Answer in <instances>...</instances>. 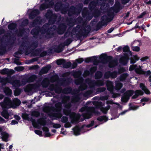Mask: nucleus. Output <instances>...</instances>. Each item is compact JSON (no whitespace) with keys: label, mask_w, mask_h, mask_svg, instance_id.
<instances>
[{"label":"nucleus","mask_w":151,"mask_h":151,"mask_svg":"<svg viewBox=\"0 0 151 151\" xmlns=\"http://www.w3.org/2000/svg\"><path fill=\"white\" fill-rule=\"evenodd\" d=\"M61 103L58 102L55 105V108L50 107L49 106H45L43 108L44 112L47 113L50 117H54L60 118L62 116L60 112L61 110Z\"/></svg>","instance_id":"obj_1"},{"label":"nucleus","mask_w":151,"mask_h":151,"mask_svg":"<svg viewBox=\"0 0 151 151\" xmlns=\"http://www.w3.org/2000/svg\"><path fill=\"white\" fill-rule=\"evenodd\" d=\"M57 82V84H56L55 86H54V84L50 85L49 87V89L51 91L54 90L55 92L58 93H63L66 94L69 93L71 91V89L70 88H65L63 90H61L60 86L64 85L65 83L66 84L68 83V82L66 80L61 83L60 81H58Z\"/></svg>","instance_id":"obj_2"},{"label":"nucleus","mask_w":151,"mask_h":151,"mask_svg":"<svg viewBox=\"0 0 151 151\" xmlns=\"http://www.w3.org/2000/svg\"><path fill=\"white\" fill-rule=\"evenodd\" d=\"M47 26H44L40 31H39L38 29H33L31 32V34L33 35L36 36L38 34H46L45 35L46 37H47L48 35H50L51 34V31L52 32L53 30L54 31L56 29V27L54 26H53L52 27H50L49 25L47 24Z\"/></svg>","instance_id":"obj_3"},{"label":"nucleus","mask_w":151,"mask_h":151,"mask_svg":"<svg viewBox=\"0 0 151 151\" xmlns=\"http://www.w3.org/2000/svg\"><path fill=\"white\" fill-rule=\"evenodd\" d=\"M22 117L25 119L32 122L34 127L38 129L39 128V124L42 126H44L46 124V121L43 118L39 119L37 120V122H35V120L32 118L31 116H29V114L26 113L23 114Z\"/></svg>","instance_id":"obj_4"},{"label":"nucleus","mask_w":151,"mask_h":151,"mask_svg":"<svg viewBox=\"0 0 151 151\" xmlns=\"http://www.w3.org/2000/svg\"><path fill=\"white\" fill-rule=\"evenodd\" d=\"M80 111L82 112L84 111H86V113L83 114V116L84 118H90L91 116L92 113H97V112L95 110V108L92 107H83L81 108Z\"/></svg>","instance_id":"obj_5"},{"label":"nucleus","mask_w":151,"mask_h":151,"mask_svg":"<svg viewBox=\"0 0 151 151\" xmlns=\"http://www.w3.org/2000/svg\"><path fill=\"white\" fill-rule=\"evenodd\" d=\"M0 105L3 109H8L11 108H15L16 106L12 104L11 100L8 97L4 98L3 102L0 103Z\"/></svg>","instance_id":"obj_6"},{"label":"nucleus","mask_w":151,"mask_h":151,"mask_svg":"<svg viewBox=\"0 0 151 151\" xmlns=\"http://www.w3.org/2000/svg\"><path fill=\"white\" fill-rule=\"evenodd\" d=\"M100 58L101 60L108 61L109 62V66L110 68L114 67L117 64L116 60H112L111 57L110 56L107 57L105 54L101 55L100 56Z\"/></svg>","instance_id":"obj_7"},{"label":"nucleus","mask_w":151,"mask_h":151,"mask_svg":"<svg viewBox=\"0 0 151 151\" xmlns=\"http://www.w3.org/2000/svg\"><path fill=\"white\" fill-rule=\"evenodd\" d=\"M0 83H2L4 84H6V83H11L14 86H19L22 85L19 80H15L12 81L11 80L8 78H3L0 77Z\"/></svg>","instance_id":"obj_8"},{"label":"nucleus","mask_w":151,"mask_h":151,"mask_svg":"<svg viewBox=\"0 0 151 151\" xmlns=\"http://www.w3.org/2000/svg\"><path fill=\"white\" fill-rule=\"evenodd\" d=\"M70 101V98L68 96H65L63 100V103H67L68 104L65 105V109L63 110V112L64 114L66 115H68L70 113V110L68 109H69L71 106L70 104L69 103Z\"/></svg>","instance_id":"obj_9"},{"label":"nucleus","mask_w":151,"mask_h":151,"mask_svg":"<svg viewBox=\"0 0 151 151\" xmlns=\"http://www.w3.org/2000/svg\"><path fill=\"white\" fill-rule=\"evenodd\" d=\"M85 82L88 84L91 87L94 86H103L104 85V81H102L98 80L96 82L94 81H91L88 79L86 80Z\"/></svg>","instance_id":"obj_10"},{"label":"nucleus","mask_w":151,"mask_h":151,"mask_svg":"<svg viewBox=\"0 0 151 151\" xmlns=\"http://www.w3.org/2000/svg\"><path fill=\"white\" fill-rule=\"evenodd\" d=\"M142 66L137 65V64L132 65L130 66L129 70L132 71L134 69L135 72L139 74H142L143 72V70L142 69Z\"/></svg>","instance_id":"obj_11"},{"label":"nucleus","mask_w":151,"mask_h":151,"mask_svg":"<svg viewBox=\"0 0 151 151\" xmlns=\"http://www.w3.org/2000/svg\"><path fill=\"white\" fill-rule=\"evenodd\" d=\"M53 0H41L45 2L44 3L42 4L40 7V10H43L52 6V1ZM65 1L66 0H64Z\"/></svg>","instance_id":"obj_12"},{"label":"nucleus","mask_w":151,"mask_h":151,"mask_svg":"<svg viewBox=\"0 0 151 151\" xmlns=\"http://www.w3.org/2000/svg\"><path fill=\"white\" fill-rule=\"evenodd\" d=\"M93 104L97 108H100L101 110L104 113L106 114L107 111L105 108L101 107L104 105L102 102L101 101H94L92 102Z\"/></svg>","instance_id":"obj_13"},{"label":"nucleus","mask_w":151,"mask_h":151,"mask_svg":"<svg viewBox=\"0 0 151 151\" xmlns=\"http://www.w3.org/2000/svg\"><path fill=\"white\" fill-rule=\"evenodd\" d=\"M134 93L132 90H129L127 91L124 94L122 97L121 100L124 102H127L129 99V97L133 94Z\"/></svg>","instance_id":"obj_14"},{"label":"nucleus","mask_w":151,"mask_h":151,"mask_svg":"<svg viewBox=\"0 0 151 151\" xmlns=\"http://www.w3.org/2000/svg\"><path fill=\"white\" fill-rule=\"evenodd\" d=\"M75 83L77 84H81L79 87V90H84L86 89L87 88V86L84 82L83 79L81 78H78L75 81Z\"/></svg>","instance_id":"obj_15"},{"label":"nucleus","mask_w":151,"mask_h":151,"mask_svg":"<svg viewBox=\"0 0 151 151\" xmlns=\"http://www.w3.org/2000/svg\"><path fill=\"white\" fill-rule=\"evenodd\" d=\"M106 86H107L108 90L113 93V97L115 98L120 96V95L119 94L113 93V91L114 87L112 83L111 82L109 81H107L106 83Z\"/></svg>","instance_id":"obj_16"},{"label":"nucleus","mask_w":151,"mask_h":151,"mask_svg":"<svg viewBox=\"0 0 151 151\" xmlns=\"http://www.w3.org/2000/svg\"><path fill=\"white\" fill-rule=\"evenodd\" d=\"M46 17L47 18H50L49 23L51 24V22L52 21V24H53L56 19L55 14H53L51 11H49L46 14Z\"/></svg>","instance_id":"obj_17"},{"label":"nucleus","mask_w":151,"mask_h":151,"mask_svg":"<svg viewBox=\"0 0 151 151\" xmlns=\"http://www.w3.org/2000/svg\"><path fill=\"white\" fill-rule=\"evenodd\" d=\"M38 87L39 86L36 85L29 84L27 85L24 88V91L27 92L35 91Z\"/></svg>","instance_id":"obj_18"},{"label":"nucleus","mask_w":151,"mask_h":151,"mask_svg":"<svg viewBox=\"0 0 151 151\" xmlns=\"http://www.w3.org/2000/svg\"><path fill=\"white\" fill-rule=\"evenodd\" d=\"M70 116L71 119V122L74 123L78 122L80 117V115L79 114H76L73 112L70 114Z\"/></svg>","instance_id":"obj_19"},{"label":"nucleus","mask_w":151,"mask_h":151,"mask_svg":"<svg viewBox=\"0 0 151 151\" xmlns=\"http://www.w3.org/2000/svg\"><path fill=\"white\" fill-rule=\"evenodd\" d=\"M117 75V73L116 72H111L110 71H108L105 73L104 77L106 78H108L109 77L114 78L116 77Z\"/></svg>","instance_id":"obj_20"},{"label":"nucleus","mask_w":151,"mask_h":151,"mask_svg":"<svg viewBox=\"0 0 151 151\" xmlns=\"http://www.w3.org/2000/svg\"><path fill=\"white\" fill-rule=\"evenodd\" d=\"M14 71L13 70L7 68L3 69L0 70V73L3 75L7 74L8 75H10L14 74Z\"/></svg>","instance_id":"obj_21"},{"label":"nucleus","mask_w":151,"mask_h":151,"mask_svg":"<svg viewBox=\"0 0 151 151\" xmlns=\"http://www.w3.org/2000/svg\"><path fill=\"white\" fill-rule=\"evenodd\" d=\"M66 28L65 25L64 24L61 25L57 29V31L58 34H63Z\"/></svg>","instance_id":"obj_22"},{"label":"nucleus","mask_w":151,"mask_h":151,"mask_svg":"<svg viewBox=\"0 0 151 151\" xmlns=\"http://www.w3.org/2000/svg\"><path fill=\"white\" fill-rule=\"evenodd\" d=\"M128 60V56L127 55H125L121 58L120 62L122 64L124 65L127 63Z\"/></svg>","instance_id":"obj_23"},{"label":"nucleus","mask_w":151,"mask_h":151,"mask_svg":"<svg viewBox=\"0 0 151 151\" xmlns=\"http://www.w3.org/2000/svg\"><path fill=\"white\" fill-rule=\"evenodd\" d=\"M3 109V111L1 112V116L5 119H8L10 115L8 113L7 111L5 110V109Z\"/></svg>","instance_id":"obj_24"},{"label":"nucleus","mask_w":151,"mask_h":151,"mask_svg":"<svg viewBox=\"0 0 151 151\" xmlns=\"http://www.w3.org/2000/svg\"><path fill=\"white\" fill-rule=\"evenodd\" d=\"M140 87L141 89L144 91L147 94H149L150 92L149 90L147 88L145 84L142 83L140 84Z\"/></svg>","instance_id":"obj_25"},{"label":"nucleus","mask_w":151,"mask_h":151,"mask_svg":"<svg viewBox=\"0 0 151 151\" xmlns=\"http://www.w3.org/2000/svg\"><path fill=\"white\" fill-rule=\"evenodd\" d=\"M143 92L141 90H137L135 92V95L132 96L133 99H136L137 98L139 95H142L143 94Z\"/></svg>","instance_id":"obj_26"},{"label":"nucleus","mask_w":151,"mask_h":151,"mask_svg":"<svg viewBox=\"0 0 151 151\" xmlns=\"http://www.w3.org/2000/svg\"><path fill=\"white\" fill-rule=\"evenodd\" d=\"M140 58L137 55H133V57L130 59V63L132 64L135 63Z\"/></svg>","instance_id":"obj_27"},{"label":"nucleus","mask_w":151,"mask_h":151,"mask_svg":"<svg viewBox=\"0 0 151 151\" xmlns=\"http://www.w3.org/2000/svg\"><path fill=\"white\" fill-rule=\"evenodd\" d=\"M51 66L50 65H48L47 66L43 68L40 72L41 74H43L46 73L50 69Z\"/></svg>","instance_id":"obj_28"},{"label":"nucleus","mask_w":151,"mask_h":151,"mask_svg":"<svg viewBox=\"0 0 151 151\" xmlns=\"http://www.w3.org/2000/svg\"><path fill=\"white\" fill-rule=\"evenodd\" d=\"M2 139L4 141H7L9 137V134L6 132H3L1 133Z\"/></svg>","instance_id":"obj_29"},{"label":"nucleus","mask_w":151,"mask_h":151,"mask_svg":"<svg viewBox=\"0 0 151 151\" xmlns=\"http://www.w3.org/2000/svg\"><path fill=\"white\" fill-rule=\"evenodd\" d=\"M39 13V11L37 9H35L33 11L29 14V17L30 18L32 19L35 16Z\"/></svg>","instance_id":"obj_30"},{"label":"nucleus","mask_w":151,"mask_h":151,"mask_svg":"<svg viewBox=\"0 0 151 151\" xmlns=\"http://www.w3.org/2000/svg\"><path fill=\"white\" fill-rule=\"evenodd\" d=\"M4 92L7 95H11L12 93V90L8 87L5 88L4 89Z\"/></svg>","instance_id":"obj_31"},{"label":"nucleus","mask_w":151,"mask_h":151,"mask_svg":"<svg viewBox=\"0 0 151 151\" xmlns=\"http://www.w3.org/2000/svg\"><path fill=\"white\" fill-rule=\"evenodd\" d=\"M49 81L47 78H45L42 82V85L43 87H47L48 86Z\"/></svg>","instance_id":"obj_32"},{"label":"nucleus","mask_w":151,"mask_h":151,"mask_svg":"<svg viewBox=\"0 0 151 151\" xmlns=\"http://www.w3.org/2000/svg\"><path fill=\"white\" fill-rule=\"evenodd\" d=\"M81 73L80 71H73L72 74L75 78H78L81 74Z\"/></svg>","instance_id":"obj_33"},{"label":"nucleus","mask_w":151,"mask_h":151,"mask_svg":"<svg viewBox=\"0 0 151 151\" xmlns=\"http://www.w3.org/2000/svg\"><path fill=\"white\" fill-rule=\"evenodd\" d=\"M115 89L117 90H119L122 86V83L117 81H115Z\"/></svg>","instance_id":"obj_34"},{"label":"nucleus","mask_w":151,"mask_h":151,"mask_svg":"<svg viewBox=\"0 0 151 151\" xmlns=\"http://www.w3.org/2000/svg\"><path fill=\"white\" fill-rule=\"evenodd\" d=\"M73 131L74 134L76 135H77L80 134L79 132L80 129L77 126L75 127L73 129Z\"/></svg>","instance_id":"obj_35"},{"label":"nucleus","mask_w":151,"mask_h":151,"mask_svg":"<svg viewBox=\"0 0 151 151\" xmlns=\"http://www.w3.org/2000/svg\"><path fill=\"white\" fill-rule=\"evenodd\" d=\"M13 103L16 106H19L20 103V101L17 98H15L13 100Z\"/></svg>","instance_id":"obj_36"},{"label":"nucleus","mask_w":151,"mask_h":151,"mask_svg":"<svg viewBox=\"0 0 151 151\" xmlns=\"http://www.w3.org/2000/svg\"><path fill=\"white\" fill-rule=\"evenodd\" d=\"M64 46L63 45L60 44L58 47H57L55 49V51L58 52H60L62 51L63 48Z\"/></svg>","instance_id":"obj_37"},{"label":"nucleus","mask_w":151,"mask_h":151,"mask_svg":"<svg viewBox=\"0 0 151 151\" xmlns=\"http://www.w3.org/2000/svg\"><path fill=\"white\" fill-rule=\"evenodd\" d=\"M128 76V75L127 74H123L121 75L119 78L120 81H123Z\"/></svg>","instance_id":"obj_38"},{"label":"nucleus","mask_w":151,"mask_h":151,"mask_svg":"<svg viewBox=\"0 0 151 151\" xmlns=\"http://www.w3.org/2000/svg\"><path fill=\"white\" fill-rule=\"evenodd\" d=\"M80 98H79L78 96L76 95L73 96L71 99V101L72 102H75L79 101Z\"/></svg>","instance_id":"obj_39"},{"label":"nucleus","mask_w":151,"mask_h":151,"mask_svg":"<svg viewBox=\"0 0 151 151\" xmlns=\"http://www.w3.org/2000/svg\"><path fill=\"white\" fill-rule=\"evenodd\" d=\"M42 130L43 131L45 132L46 133L45 134L46 137H50V134L48 132L49 129L46 127H44L42 128Z\"/></svg>","instance_id":"obj_40"},{"label":"nucleus","mask_w":151,"mask_h":151,"mask_svg":"<svg viewBox=\"0 0 151 151\" xmlns=\"http://www.w3.org/2000/svg\"><path fill=\"white\" fill-rule=\"evenodd\" d=\"M97 119L100 121L105 122L107 120V118L106 116H100L97 118Z\"/></svg>","instance_id":"obj_41"},{"label":"nucleus","mask_w":151,"mask_h":151,"mask_svg":"<svg viewBox=\"0 0 151 151\" xmlns=\"http://www.w3.org/2000/svg\"><path fill=\"white\" fill-rule=\"evenodd\" d=\"M35 78H36V76H35V75L32 76L28 78V79L26 82H33L35 79Z\"/></svg>","instance_id":"obj_42"},{"label":"nucleus","mask_w":151,"mask_h":151,"mask_svg":"<svg viewBox=\"0 0 151 151\" xmlns=\"http://www.w3.org/2000/svg\"><path fill=\"white\" fill-rule=\"evenodd\" d=\"M102 74L101 72H98L96 73L95 78H99L102 77Z\"/></svg>","instance_id":"obj_43"},{"label":"nucleus","mask_w":151,"mask_h":151,"mask_svg":"<svg viewBox=\"0 0 151 151\" xmlns=\"http://www.w3.org/2000/svg\"><path fill=\"white\" fill-rule=\"evenodd\" d=\"M71 65V63L70 62H68L67 63H64L63 65V67L65 68H68L70 67Z\"/></svg>","instance_id":"obj_44"},{"label":"nucleus","mask_w":151,"mask_h":151,"mask_svg":"<svg viewBox=\"0 0 151 151\" xmlns=\"http://www.w3.org/2000/svg\"><path fill=\"white\" fill-rule=\"evenodd\" d=\"M40 115L39 113L37 111H33L32 112L31 116L36 117H38Z\"/></svg>","instance_id":"obj_45"},{"label":"nucleus","mask_w":151,"mask_h":151,"mask_svg":"<svg viewBox=\"0 0 151 151\" xmlns=\"http://www.w3.org/2000/svg\"><path fill=\"white\" fill-rule=\"evenodd\" d=\"M61 5L60 3H57L55 6V10L57 11H58L60 8Z\"/></svg>","instance_id":"obj_46"},{"label":"nucleus","mask_w":151,"mask_h":151,"mask_svg":"<svg viewBox=\"0 0 151 151\" xmlns=\"http://www.w3.org/2000/svg\"><path fill=\"white\" fill-rule=\"evenodd\" d=\"M58 79V76L57 75H54L52 76L51 78L50 81L51 82L56 81Z\"/></svg>","instance_id":"obj_47"},{"label":"nucleus","mask_w":151,"mask_h":151,"mask_svg":"<svg viewBox=\"0 0 151 151\" xmlns=\"http://www.w3.org/2000/svg\"><path fill=\"white\" fill-rule=\"evenodd\" d=\"M132 50L134 51L138 52L140 50L139 47L138 46H132Z\"/></svg>","instance_id":"obj_48"},{"label":"nucleus","mask_w":151,"mask_h":151,"mask_svg":"<svg viewBox=\"0 0 151 151\" xmlns=\"http://www.w3.org/2000/svg\"><path fill=\"white\" fill-rule=\"evenodd\" d=\"M21 92L20 89H16L14 91V95L15 96H17L19 95Z\"/></svg>","instance_id":"obj_49"},{"label":"nucleus","mask_w":151,"mask_h":151,"mask_svg":"<svg viewBox=\"0 0 151 151\" xmlns=\"http://www.w3.org/2000/svg\"><path fill=\"white\" fill-rule=\"evenodd\" d=\"M61 121L63 123H66L68 121V118L67 117L63 116L61 119Z\"/></svg>","instance_id":"obj_50"},{"label":"nucleus","mask_w":151,"mask_h":151,"mask_svg":"<svg viewBox=\"0 0 151 151\" xmlns=\"http://www.w3.org/2000/svg\"><path fill=\"white\" fill-rule=\"evenodd\" d=\"M52 127L55 128H58L61 127V125L58 124L52 123Z\"/></svg>","instance_id":"obj_51"},{"label":"nucleus","mask_w":151,"mask_h":151,"mask_svg":"<svg viewBox=\"0 0 151 151\" xmlns=\"http://www.w3.org/2000/svg\"><path fill=\"white\" fill-rule=\"evenodd\" d=\"M64 63V60L63 59H59L57 61V63L58 65H60L62 64H63Z\"/></svg>","instance_id":"obj_52"},{"label":"nucleus","mask_w":151,"mask_h":151,"mask_svg":"<svg viewBox=\"0 0 151 151\" xmlns=\"http://www.w3.org/2000/svg\"><path fill=\"white\" fill-rule=\"evenodd\" d=\"M16 27V24L14 23L10 24L8 26V28L9 29H12Z\"/></svg>","instance_id":"obj_53"},{"label":"nucleus","mask_w":151,"mask_h":151,"mask_svg":"<svg viewBox=\"0 0 151 151\" xmlns=\"http://www.w3.org/2000/svg\"><path fill=\"white\" fill-rule=\"evenodd\" d=\"M92 93V91L90 90L89 91H87L83 95V96H89Z\"/></svg>","instance_id":"obj_54"},{"label":"nucleus","mask_w":151,"mask_h":151,"mask_svg":"<svg viewBox=\"0 0 151 151\" xmlns=\"http://www.w3.org/2000/svg\"><path fill=\"white\" fill-rule=\"evenodd\" d=\"M149 57L147 56L142 58L140 59L141 61L142 62H144L147 61L149 59Z\"/></svg>","instance_id":"obj_55"},{"label":"nucleus","mask_w":151,"mask_h":151,"mask_svg":"<svg viewBox=\"0 0 151 151\" xmlns=\"http://www.w3.org/2000/svg\"><path fill=\"white\" fill-rule=\"evenodd\" d=\"M105 89V88L104 87L100 88L97 89V91L98 92V93L99 92L104 91Z\"/></svg>","instance_id":"obj_56"},{"label":"nucleus","mask_w":151,"mask_h":151,"mask_svg":"<svg viewBox=\"0 0 151 151\" xmlns=\"http://www.w3.org/2000/svg\"><path fill=\"white\" fill-rule=\"evenodd\" d=\"M143 73L142 74H144L146 76L150 75L151 74V72L150 70H148L147 71H145L143 70Z\"/></svg>","instance_id":"obj_57"},{"label":"nucleus","mask_w":151,"mask_h":151,"mask_svg":"<svg viewBox=\"0 0 151 151\" xmlns=\"http://www.w3.org/2000/svg\"><path fill=\"white\" fill-rule=\"evenodd\" d=\"M108 98V96H100V100L104 101L106 100Z\"/></svg>","instance_id":"obj_58"},{"label":"nucleus","mask_w":151,"mask_h":151,"mask_svg":"<svg viewBox=\"0 0 151 151\" xmlns=\"http://www.w3.org/2000/svg\"><path fill=\"white\" fill-rule=\"evenodd\" d=\"M23 69V68L22 67H17L15 68V70L19 71L22 70Z\"/></svg>","instance_id":"obj_59"},{"label":"nucleus","mask_w":151,"mask_h":151,"mask_svg":"<svg viewBox=\"0 0 151 151\" xmlns=\"http://www.w3.org/2000/svg\"><path fill=\"white\" fill-rule=\"evenodd\" d=\"M35 132L36 134L40 136H41L42 134V132L41 131L36 130L35 131Z\"/></svg>","instance_id":"obj_60"},{"label":"nucleus","mask_w":151,"mask_h":151,"mask_svg":"<svg viewBox=\"0 0 151 151\" xmlns=\"http://www.w3.org/2000/svg\"><path fill=\"white\" fill-rule=\"evenodd\" d=\"M14 63L17 65H20L21 63L19 62V60L17 59H15L14 61Z\"/></svg>","instance_id":"obj_61"},{"label":"nucleus","mask_w":151,"mask_h":151,"mask_svg":"<svg viewBox=\"0 0 151 151\" xmlns=\"http://www.w3.org/2000/svg\"><path fill=\"white\" fill-rule=\"evenodd\" d=\"M71 126V124L69 122H66L64 125V126L66 128H69Z\"/></svg>","instance_id":"obj_62"},{"label":"nucleus","mask_w":151,"mask_h":151,"mask_svg":"<svg viewBox=\"0 0 151 151\" xmlns=\"http://www.w3.org/2000/svg\"><path fill=\"white\" fill-rule=\"evenodd\" d=\"M97 68L96 67H93L90 69V72L91 73H93L96 70Z\"/></svg>","instance_id":"obj_63"},{"label":"nucleus","mask_w":151,"mask_h":151,"mask_svg":"<svg viewBox=\"0 0 151 151\" xmlns=\"http://www.w3.org/2000/svg\"><path fill=\"white\" fill-rule=\"evenodd\" d=\"M123 50L124 52H128L129 50V47L128 46H126L123 48Z\"/></svg>","instance_id":"obj_64"}]
</instances>
